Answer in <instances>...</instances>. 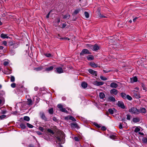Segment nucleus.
<instances>
[{
    "label": "nucleus",
    "mask_w": 147,
    "mask_h": 147,
    "mask_svg": "<svg viewBox=\"0 0 147 147\" xmlns=\"http://www.w3.org/2000/svg\"><path fill=\"white\" fill-rule=\"evenodd\" d=\"M15 77L13 76H11L10 81L11 82H14L15 81Z\"/></svg>",
    "instance_id": "obj_42"
},
{
    "label": "nucleus",
    "mask_w": 147,
    "mask_h": 147,
    "mask_svg": "<svg viewBox=\"0 0 147 147\" xmlns=\"http://www.w3.org/2000/svg\"><path fill=\"white\" fill-rule=\"evenodd\" d=\"M55 71L59 74H61L63 72V70L61 67H59L56 68Z\"/></svg>",
    "instance_id": "obj_7"
},
{
    "label": "nucleus",
    "mask_w": 147,
    "mask_h": 147,
    "mask_svg": "<svg viewBox=\"0 0 147 147\" xmlns=\"http://www.w3.org/2000/svg\"><path fill=\"white\" fill-rule=\"evenodd\" d=\"M50 12H49L48 14L47 15V16H46V18H49V16L50 15Z\"/></svg>",
    "instance_id": "obj_60"
},
{
    "label": "nucleus",
    "mask_w": 147,
    "mask_h": 147,
    "mask_svg": "<svg viewBox=\"0 0 147 147\" xmlns=\"http://www.w3.org/2000/svg\"><path fill=\"white\" fill-rule=\"evenodd\" d=\"M118 93V91L115 89H113L110 90V93L112 94L116 95Z\"/></svg>",
    "instance_id": "obj_10"
},
{
    "label": "nucleus",
    "mask_w": 147,
    "mask_h": 147,
    "mask_svg": "<svg viewBox=\"0 0 147 147\" xmlns=\"http://www.w3.org/2000/svg\"><path fill=\"white\" fill-rule=\"evenodd\" d=\"M138 18L137 17H136L135 18H134V19H133V21L134 22H135V21L137 19H138Z\"/></svg>",
    "instance_id": "obj_63"
},
{
    "label": "nucleus",
    "mask_w": 147,
    "mask_h": 147,
    "mask_svg": "<svg viewBox=\"0 0 147 147\" xmlns=\"http://www.w3.org/2000/svg\"><path fill=\"white\" fill-rule=\"evenodd\" d=\"M0 37L1 38L3 39L5 38H10V37L8 36L7 34H4L3 33L1 34Z\"/></svg>",
    "instance_id": "obj_12"
},
{
    "label": "nucleus",
    "mask_w": 147,
    "mask_h": 147,
    "mask_svg": "<svg viewBox=\"0 0 147 147\" xmlns=\"http://www.w3.org/2000/svg\"><path fill=\"white\" fill-rule=\"evenodd\" d=\"M84 15L86 18H88L89 17V14L87 11H85L84 13Z\"/></svg>",
    "instance_id": "obj_34"
},
{
    "label": "nucleus",
    "mask_w": 147,
    "mask_h": 147,
    "mask_svg": "<svg viewBox=\"0 0 147 147\" xmlns=\"http://www.w3.org/2000/svg\"><path fill=\"white\" fill-rule=\"evenodd\" d=\"M142 141L144 143H147V137H144L142 139Z\"/></svg>",
    "instance_id": "obj_28"
},
{
    "label": "nucleus",
    "mask_w": 147,
    "mask_h": 147,
    "mask_svg": "<svg viewBox=\"0 0 147 147\" xmlns=\"http://www.w3.org/2000/svg\"><path fill=\"white\" fill-rule=\"evenodd\" d=\"M71 126L72 128H74L78 127V125L76 123H72L71 124Z\"/></svg>",
    "instance_id": "obj_21"
},
{
    "label": "nucleus",
    "mask_w": 147,
    "mask_h": 147,
    "mask_svg": "<svg viewBox=\"0 0 147 147\" xmlns=\"http://www.w3.org/2000/svg\"><path fill=\"white\" fill-rule=\"evenodd\" d=\"M26 124L27 127L29 128H32L34 127V126L33 125L28 123H27Z\"/></svg>",
    "instance_id": "obj_30"
},
{
    "label": "nucleus",
    "mask_w": 147,
    "mask_h": 147,
    "mask_svg": "<svg viewBox=\"0 0 147 147\" xmlns=\"http://www.w3.org/2000/svg\"><path fill=\"white\" fill-rule=\"evenodd\" d=\"M47 131L49 133L51 134H54V132H53V131L51 129H48Z\"/></svg>",
    "instance_id": "obj_46"
},
{
    "label": "nucleus",
    "mask_w": 147,
    "mask_h": 147,
    "mask_svg": "<svg viewBox=\"0 0 147 147\" xmlns=\"http://www.w3.org/2000/svg\"><path fill=\"white\" fill-rule=\"evenodd\" d=\"M129 111L132 114H137L139 113V110L134 107L131 108L129 110Z\"/></svg>",
    "instance_id": "obj_2"
},
{
    "label": "nucleus",
    "mask_w": 147,
    "mask_h": 147,
    "mask_svg": "<svg viewBox=\"0 0 147 147\" xmlns=\"http://www.w3.org/2000/svg\"><path fill=\"white\" fill-rule=\"evenodd\" d=\"M115 136H113V135L110 136V138L112 139H115Z\"/></svg>",
    "instance_id": "obj_56"
},
{
    "label": "nucleus",
    "mask_w": 147,
    "mask_h": 147,
    "mask_svg": "<svg viewBox=\"0 0 147 147\" xmlns=\"http://www.w3.org/2000/svg\"><path fill=\"white\" fill-rule=\"evenodd\" d=\"M42 67H39L38 68H35L34 69V70H36V71H39L42 69Z\"/></svg>",
    "instance_id": "obj_38"
},
{
    "label": "nucleus",
    "mask_w": 147,
    "mask_h": 147,
    "mask_svg": "<svg viewBox=\"0 0 147 147\" xmlns=\"http://www.w3.org/2000/svg\"><path fill=\"white\" fill-rule=\"evenodd\" d=\"M93 45H92L91 44H87L86 47L88 49H92Z\"/></svg>",
    "instance_id": "obj_37"
},
{
    "label": "nucleus",
    "mask_w": 147,
    "mask_h": 147,
    "mask_svg": "<svg viewBox=\"0 0 147 147\" xmlns=\"http://www.w3.org/2000/svg\"><path fill=\"white\" fill-rule=\"evenodd\" d=\"M53 119L55 121H57V119H56V118L55 117H53Z\"/></svg>",
    "instance_id": "obj_62"
},
{
    "label": "nucleus",
    "mask_w": 147,
    "mask_h": 147,
    "mask_svg": "<svg viewBox=\"0 0 147 147\" xmlns=\"http://www.w3.org/2000/svg\"><path fill=\"white\" fill-rule=\"evenodd\" d=\"M61 136H57V138L56 142L57 143L60 144L63 143H64V140L65 138L64 134L63 133L61 132L60 134Z\"/></svg>",
    "instance_id": "obj_1"
},
{
    "label": "nucleus",
    "mask_w": 147,
    "mask_h": 147,
    "mask_svg": "<svg viewBox=\"0 0 147 147\" xmlns=\"http://www.w3.org/2000/svg\"><path fill=\"white\" fill-rule=\"evenodd\" d=\"M95 84L97 86H100L103 85L104 84L103 82H98L96 81L94 82Z\"/></svg>",
    "instance_id": "obj_17"
},
{
    "label": "nucleus",
    "mask_w": 147,
    "mask_h": 147,
    "mask_svg": "<svg viewBox=\"0 0 147 147\" xmlns=\"http://www.w3.org/2000/svg\"><path fill=\"white\" fill-rule=\"evenodd\" d=\"M69 119H70L73 121H76L75 119L72 116H69Z\"/></svg>",
    "instance_id": "obj_45"
},
{
    "label": "nucleus",
    "mask_w": 147,
    "mask_h": 147,
    "mask_svg": "<svg viewBox=\"0 0 147 147\" xmlns=\"http://www.w3.org/2000/svg\"><path fill=\"white\" fill-rule=\"evenodd\" d=\"M60 39L64 40H69V39L67 37H64L60 38Z\"/></svg>",
    "instance_id": "obj_44"
},
{
    "label": "nucleus",
    "mask_w": 147,
    "mask_h": 147,
    "mask_svg": "<svg viewBox=\"0 0 147 147\" xmlns=\"http://www.w3.org/2000/svg\"><path fill=\"white\" fill-rule=\"evenodd\" d=\"M57 22L58 23V24L60 22V18H58L57 19Z\"/></svg>",
    "instance_id": "obj_57"
},
{
    "label": "nucleus",
    "mask_w": 147,
    "mask_h": 147,
    "mask_svg": "<svg viewBox=\"0 0 147 147\" xmlns=\"http://www.w3.org/2000/svg\"><path fill=\"white\" fill-rule=\"evenodd\" d=\"M140 129L138 127H136L135 129L134 132H137L140 131Z\"/></svg>",
    "instance_id": "obj_33"
},
{
    "label": "nucleus",
    "mask_w": 147,
    "mask_h": 147,
    "mask_svg": "<svg viewBox=\"0 0 147 147\" xmlns=\"http://www.w3.org/2000/svg\"><path fill=\"white\" fill-rule=\"evenodd\" d=\"M35 99L37 101H39V98H38V97L37 96H35V98H34V99Z\"/></svg>",
    "instance_id": "obj_58"
},
{
    "label": "nucleus",
    "mask_w": 147,
    "mask_h": 147,
    "mask_svg": "<svg viewBox=\"0 0 147 147\" xmlns=\"http://www.w3.org/2000/svg\"><path fill=\"white\" fill-rule=\"evenodd\" d=\"M130 79L132 82H137V81L138 79L137 77L135 76L134 78H131Z\"/></svg>",
    "instance_id": "obj_24"
},
{
    "label": "nucleus",
    "mask_w": 147,
    "mask_h": 147,
    "mask_svg": "<svg viewBox=\"0 0 147 147\" xmlns=\"http://www.w3.org/2000/svg\"><path fill=\"white\" fill-rule=\"evenodd\" d=\"M40 117L42 119L45 121L47 120V118L46 117L45 114L43 112H40Z\"/></svg>",
    "instance_id": "obj_9"
},
{
    "label": "nucleus",
    "mask_w": 147,
    "mask_h": 147,
    "mask_svg": "<svg viewBox=\"0 0 147 147\" xmlns=\"http://www.w3.org/2000/svg\"><path fill=\"white\" fill-rule=\"evenodd\" d=\"M121 96L124 99H126V97L127 96V95L126 94L124 93H122L121 94Z\"/></svg>",
    "instance_id": "obj_26"
},
{
    "label": "nucleus",
    "mask_w": 147,
    "mask_h": 147,
    "mask_svg": "<svg viewBox=\"0 0 147 147\" xmlns=\"http://www.w3.org/2000/svg\"><path fill=\"white\" fill-rule=\"evenodd\" d=\"M9 64V62L7 61H5L3 63V65H5L6 66L7 65Z\"/></svg>",
    "instance_id": "obj_48"
},
{
    "label": "nucleus",
    "mask_w": 147,
    "mask_h": 147,
    "mask_svg": "<svg viewBox=\"0 0 147 147\" xmlns=\"http://www.w3.org/2000/svg\"><path fill=\"white\" fill-rule=\"evenodd\" d=\"M49 112L50 114H52L53 113V108H51L49 110Z\"/></svg>",
    "instance_id": "obj_36"
},
{
    "label": "nucleus",
    "mask_w": 147,
    "mask_h": 147,
    "mask_svg": "<svg viewBox=\"0 0 147 147\" xmlns=\"http://www.w3.org/2000/svg\"><path fill=\"white\" fill-rule=\"evenodd\" d=\"M100 47L97 44L93 45L92 50L94 51H96L99 49Z\"/></svg>",
    "instance_id": "obj_6"
},
{
    "label": "nucleus",
    "mask_w": 147,
    "mask_h": 147,
    "mask_svg": "<svg viewBox=\"0 0 147 147\" xmlns=\"http://www.w3.org/2000/svg\"><path fill=\"white\" fill-rule=\"evenodd\" d=\"M70 17V15L69 14H67L63 16V18L64 19H68Z\"/></svg>",
    "instance_id": "obj_19"
},
{
    "label": "nucleus",
    "mask_w": 147,
    "mask_h": 147,
    "mask_svg": "<svg viewBox=\"0 0 147 147\" xmlns=\"http://www.w3.org/2000/svg\"><path fill=\"white\" fill-rule=\"evenodd\" d=\"M139 111L141 113L145 114L146 113V110L145 108L141 107L140 108Z\"/></svg>",
    "instance_id": "obj_14"
},
{
    "label": "nucleus",
    "mask_w": 147,
    "mask_h": 147,
    "mask_svg": "<svg viewBox=\"0 0 147 147\" xmlns=\"http://www.w3.org/2000/svg\"><path fill=\"white\" fill-rule=\"evenodd\" d=\"M90 53L88 50L86 49H84L80 53V55L81 56H84L85 54H88Z\"/></svg>",
    "instance_id": "obj_4"
},
{
    "label": "nucleus",
    "mask_w": 147,
    "mask_h": 147,
    "mask_svg": "<svg viewBox=\"0 0 147 147\" xmlns=\"http://www.w3.org/2000/svg\"><path fill=\"white\" fill-rule=\"evenodd\" d=\"M131 118V116L130 115H127V119H128V120H130Z\"/></svg>",
    "instance_id": "obj_49"
},
{
    "label": "nucleus",
    "mask_w": 147,
    "mask_h": 147,
    "mask_svg": "<svg viewBox=\"0 0 147 147\" xmlns=\"http://www.w3.org/2000/svg\"><path fill=\"white\" fill-rule=\"evenodd\" d=\"M88 86V84L87 83L84 82H83L81 84V86L82 88H86Z\"/></svg>",
    "instance_id": "obj_18"
},
{
    "label": "nucleus",
    "mask_w": 147,
    "mask_h": 147,
    "mask_svg": "<svg viewBox=\"0 0 147 147\" xmlns=\"http://www.w3.org/2000/svg\"><path fill=\"white\" fill-rule=\"evenodd\" d=\"M90 65L92 67L94 68H96L98 67L97 64H96L94 62H90Z\"/></svg>",
    "instance_id": "obj_15"
},
{
    "label": "nucleus",
    "mask_w": 147,
    "mask_h": 147,
    "mask_svg": "<svg viewBox=\"0 0 147 147\" xmlns=\"http://www.w3.org/2000/svg\"><path fill=\"white\" fill-rule=\"evenodd\" d=\"M66 26V24L65 23H63L62 24L61 28H64Z\"/></svg>",
    "instance_id": "obj_53"
},
{
    "label": "nucleus",
    "mask_w": 147,
    "mask_h": 147,
    "mask_svg": "<svg viewBox=\"0 0 147 147\" xmlns=\"http://www.w3.org/2000/svg\"><path fill=\"white\" fill-rule=\"evenodd\" d=\"M108 111L111 114H113L114 111L112 109H109L108 110Z\"/></svg>",
    "instance_id": "obj_40"
},
{
    "label": "nucleus",
    "mask_w": 147,
    "mask_h": 147,
    "mask_svg": "<svg viewBox=\"0 0 147 147\" xmlns=\"http://www.w3.org/2000/svg\"><path fill=\"white\" fill-rule=\"evenodd\" d=\"M118 85L115 82H112L111 83L110 85L111 87L112 88H117L118 86Z\"/></svg>",
    "instance_id": "obj_13"
},
{
    "label": "nucleus",
    "mask_w": 147,
    "mask_h": 147,
    "mask_svg": "<svg viewBox=\"0 0 147 147\" xmlns=\"http://www.w3.org/2000/svg\"><path fill=\"white\" fill-rule=\"evenodd\" d=\"M4 73L5 74H10L11 73V71H10L8 70V71H5L4 72Z\"/></svg>",
    "instance_id": "obj_35"
},
{
    "label": "nucleus",
    "mask_w": 147,
    "mask_h": 147,
    "mask_svg": "<svg viewBox=\"0 0 147 147\" xmlns=\"http://www.w3.org/2000/svg\"><path fill=\"white\" fill-rule=\"evenodd\" d=\"M99 97L100 98L103 99L105 97V95L103 92H100L99 94Z\"/></svg>",
    "instance_id": "obj_22"
},
{
    "label": "nucleus",
    "mask_w": 147,
    "mask_h": 147,
    "mask_svg": "<svg viewBox=\"0 0 147 147\" xmlns=\"http://www.w3.org/2000/svg\"><path fill=\"white\" fill-rule=\"evenodd\" d=\"M11 86L13 88H14L16 86V84L15 83H13L11 84Z\"/></svg>",
    "instance_id": "obj_47"
},
{
    "label": "nucleus",
    "mask_w": 147,
    "mask_h": 147,
    "mask_svg": "<svg viewBox=\"0 0 147 147\" xmlns=\"http://www.w3.org/2000/svg\"><path fill=\"white\" fill-rule=\"evenodd\" d=\"M45 55L48 57H51V55L50 53H45Z\"/></svg>",
    "instance_id": "obj_43"
},
{
    "label": "nucleus",
    "mask_w": 147,
    "mask_h": 147,
    "mask_svg": "<svg viewBox=\"0 0 147 147\" xmlns=\"http://www.w3.org/2000/svg\"><path fill=\"white\" fill-rule=\"evenodd\" d=\"M100 78L102 80H107V78L105 77H104L102 76H100Z\"/></svg>",
    "instance_id": "obj_41"
},
{
    "label": "nucleus",
    "mask_w": 147,
    "mask_h": 147,
    "mask_svg": "<svg viewBox=\"0 0 147 147\" xmlns=\"http://www.w3.org/2000/svg\"><path fill=\"white\" fill-rule=\"evenodd\" d=\"M133 121L135 123H136L139 122L140 121V120L138 118H135L133 119Z\"/></svg>",
    "instance_id": "obj_27"
},
{
    "label": "nucleus",
    "mask_w": 147,
    "mask_h": 147,
    "mask_svg": "<svg viewBox=\"0 0 147 147\" xmlns=\"http://www.w3.org/2000/svg\"><path fill=\"white\" fill-rule=\"evenodd\" d=\"M20 126L23 129H25L26 127L25 125L23 123H21L20 125Z\"/></svg>",
    "instance_id": "obj_32"
},
{
    "label": "nucleus",
    "mask_w": 147,
    "mask_h": 147,
    "mask_svg": "<svg viewBox=\"0 0 147 147\" xmlns=\"http://www.w3.org/2000/svg\"><path fill=\"white\" fill-rule=\"evenodd\" d=\"M38 129L39 130L41 131H43L44 129H43V128L41 127H39Z\"/></svg>",
    "instance_id": "obj_50"
},
{
    "label": "nucleus",
    "mask_w": 147,
    "mask_h": 147,
    "mask_svg": "<svg viewBox=\"0 0 147 147\" xmlns=\"http://www.w3.org/2000/svg\"><path fill=\"white\" fill-rule=\"evenodd\" d=\"M80 11V9H78L75 10L74 11V12L73 13V14L74 15H76Z\"/></svg>",
    "instance_id": "obj_31"
},
{
    "label": "nucleus",
    "mask_w": 147,
    "mask_h": 147,
    "mask_svg": "<svg viewBox=\"0 0 147 147\" xmlns=\"http://www.w3.org/2000/svg\"><path fill=\"white\" fill-rule=\"evenodd\" d=\"M3 44L5 46H7V42L5 41H3Z\"/></svg>",
    "instance_id": "obj_51"
},
{
    "label": "nucleus",
    "mask_w": 147,
    "mask_h": 147,
    "mask_svg": "<svg viewBox=\"0 0 147 147\" xmlns=\"http://www.w3.org/2000/svg\"><path fill=\"white\" fill-rule=\"evenodd\" d=\"M74 139L76 141H78L79 140V138H78V137H75L74 138Z\"/></svg>",
    "instance_id": "obj_54"
},
{
    "label": "nucleus",
    "mask_w": 147,
    "mask_h": 147,
    "mask_svg": "<svg viewBox=\"0 0 147 147\" xmlns=\"http://www.w3.org/2000/svg\"><path fill=\"white\" fill-rule=\"evenodd\" d=\"M87 58L88 60H93L94 59V57L92 55H88L87 56Z\"/></svg>",
    "instance_id": "obj_20"
},
{
    "label": "nucleus",
    "mask_w": 147,
    "mask_h": 147,
    "mask_svg": "<svg viewBox=\"0 0 147 147\" xmlns=\"http://www.w3.org/2000/svg\"><path fill=\"white\" fill-rule=\"evenodd\" d=\"M23 119L25 121H28L30 120V118L28 116H25L24 117Z\"/></svg>",
    "instance_id": "obj_25"
},
{
    "label": "nucleus",
    "mask_w": 147,
    "mask_h": 147,
    "mask_svg": "<svg viewBox=\"0 0 147 147\" xmlns=\"http://www.w3.org/2000/svg\"><path fill=\"white\" fill-rule=\"evenodd\" d=\"M54 67L53 66H51L45 69V71L49 72L52 71Z\"/></svg>",
    "instance_id": "obj_16"
},
{
    "label": "nucleus",
    "mask_w": 147,
    "mask_h": 147,
    "mask_svg": "<svg viewBox=\"0 0 147 147\" xmlns=\"http://www.w3.org/2000/svg\"><path fill=\"white\" fill-rule=\"evenodd\" d=\"M102 130H106V128H105V127H102Z\"/></svg>",
    "instance_id": "obj_61"
},
{
    "label": "nucleus",
    "mask_w": 147,
    "mask_h": 147,
    "mask_svg": "<svg viewBox=\"0 0 147 147\" xmlns=\"http://www.w3.org/2000/svg\"><path fill=\"white\" fill-rule=\"evenodd\" d=\"M98 16L100 18H105L106 17L103 16L102 15L100 12V11L99 9L98 10Z\"/></svg>",
    "instance_id": "obj_29"
},
{
    "label": "nucleus",
    "mask_w": 147,
    "mask_h": 147,
    "mask_svg": "<svg viewBox=\"0 0 147 147\" xmlns=\"http://www.w3.org/2000/svg\"><path fill=\"white\" fill-rule=\"evenodd\" d=\"M126 98H127V99L128 100H131L132 99V97L130 96H129V95H127V96L126 97Z\"/></svg>",
    "instance_id": "obj_39"
},
{
    "label": "nucleus",
    "mask_w": 147,
    "mask_h": 147,
    "mask_svg": "<svg viewBox=\"0 0 147 147\" xmlns=\"http://www.w3.org/2000/svg\"><path fill=\"white\" fill-rule=\"evenodd\" d=\"M117 105L119 107H121L122 109H124L125 106L123 102H118Z\"/></svg>",
    "instance_id": "obj_11"
},
{
    "label": "nucleus",
    "mask_w": 147,
    "mask_h": 147,
    "mask_svg": "<svg viewBox=\"0 0 147 147\" xmlns=\"http://www.w3.org/2000/svg\"><path fill=\"white\" fill-rule=\"evenodd\" d=\"M69 116H68L67 117H64V118L65 120H68V119H69Z\"/></svg>",
    "instance_id": "obj_52"
},
{
    "label": "nucleus",
    "mask_w": 147,
    "mask_h": 147,
    "mask_svg": "<svg viewBox=\"0 0 147 147\" xmlns=\"http://www.w3.org/2000/svg\"><path fill=\"white\" fill-rule=\"evenodd\" d=\"M57 107L59 109L60 111L61 112L68 113V112L67 111L65 108H63V106L61 104L58 105Z\"/></svg>",
    "instance_id": "obj_3"
},
{
    "label": "nucleus",
    "mask_w": 147,
    "mask_h": 147,
    "mask_svg": "<svg viewBox=\"0 0 147 147\" xmlns=\"http://www.w3.org/2000/svg\"><path fill=\"white\" fill-rule=\"evenodd\" d=\"M119 127L120 129H122L123 128L122 125L121 123H120L119 126Z\"/></svg>",
    "instance_id": "obj_55"
},
{
    "label": "nucleus",
    "mask_w": 147,
    "mask_h": 147,
    "mask_svg": "<svg viewBox=\"0 0 147 147\" xmlns=\"http://www.w3.org/2000/svg\"><path fill=\"white\" fill-rule=\"evenodd\" d=\"M36 133L38 135H40L42 134V133L39 131H37L36 132Z\"/></svg>",
    "instance_id": "obj_59"
},
{
    "label": "nucleus",
    "mask_w": 147,
    "mask_h": 147,
    "mask_svg": "<svg viewBox=\"0 0 147 147\" xmlns=\"http://www.w3.org/2000/svg\"><path fill=\"white\" fill-rule=\"evenodd\" d=\"M132 92V94L134 97L137 98H140V95L138 92L134 90H133Z\"/></svg>",
    "instance_id": "obj_5"
},
{
    "label": "nucleus",
    "mask_w": 147,
    "mask_h": 147,
    "mask_svg": "<svg viewBox=\"0 0 147 147\" xmlns=\"http://www.w3.org/2000/svg\"><path fill=\"white\" fill-rule=\"evenodd\" d=\"M108 99L111 101H115V99L113 96H110L108 97Z\"/></svg>",
    "instance_id": "obj_23"
},
{
    "label": "nucleus",
    "mask_w": 147,
    "mask_h": 147,
    "mask_svg": "<svg viewBox=\"0 0 147 147\" xmlns=\"http://www.w3.org/2000/svg\"><path fill=\"white\" fill-rule=\"evenodd\" d=\"M62 99L63 100H66V98L65 97H63L62 98Z\"/></svg>",
    "instance_id": "obj_64"
},
{
    "label": "nucleus",
    "mask_w": 147,
    "mask_h": 147,
    "mask_svg": "<svg viewBox=\"0 0 147 147\" xmlns=\"http://www.w3.org/2000/svg\"><path fill=\"white\" fill-rule=\"evenodd\" d=\"M88 72L90 74L95 76H96L97 75V72L92 69H90L88 70Z\"/></svg>",
    "instance_id": "obj_8"
}]
</instances>
